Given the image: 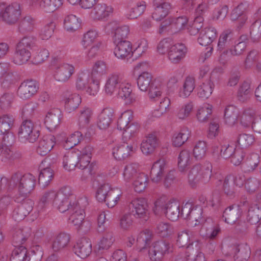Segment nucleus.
<instances>
[{
  "mask_svg": "<svg viewBox=\"0 0 261 261\" xmlns=\"http://www.w3.org/2000/svg\"><path fill=\"white\" fill-rule=\"evenodd\" d=\"M15 99L14 93L11 92L4 93L0 97V108L4 110L9 109Z\"/></svg>",
  "mask_w": 261,
  "mask_h": 261,
  "instance_id": "64",
  "label": "nucleus"
},
{
  "mask_svg": "<svg viewBox=\"0 0 261 261\" xmlns=\"http://www.w3.org/2000/svg\"><path fill=\"white\" fill-rule=\"evenodd\" d=\"M195 87V79L192 77H187L179 92V96L182 98L188 97L193 92Z\"/></svg>",
  "mask_w": 261,
  "mask_h": 261,
  "instance_id": "46",
  "label": "nucleus"
},
{
  "mask_svg": "<svg viewBox=\"0 0 261 261\" xmlns=\"http://www.w3.org/2000/svg\"><path fill=\"white\" fill-rule=\"evenodd\" d=\"M70 215L69 220L74 226L78 227L82 225L84 219V210L79 206V203L73 202V206L69 211Z\"/></svg>",
  "mask_w": 261,
  "mask_h": 261,
  "instance_id": "23",
  "label": "nucleus"
},
{
  "mask_svg": "<svg viewBox=\"0 0 261 261\" xmlns=\"http://www.w3.org/2000/svg\"><path fill=\"white\" fill-rule=\"evenodd\" d=\"M92 115V111L89 108L84 107L80 110L78 124L80 129H84L88 127Z\"/></svg>",
  "mask_w": 261,
  "mask_h": 261,
  "instance_id": "40",
  "label": "nucleus"
},
{
  "mask_svg": "<svg viewBox=\"0 0 261 261\" xmlns=\"http://www.w3.org/2000/svg\"><path fill=\"white\" fill-rule=\"evenodd\" d=\"M4 7L0 11V18L2 20L10 25L16 23L21 14L20 5L14 3L6 7L4 4Z\"/></svg>",
  "mask_w": 261,
  "mask_h": 261,
  "instance_id": "7",
  "label": "nucleus"
},
{
  "mask_svg": "<svg viewBox=\"0 0 261 261\" xmlns=\"http://www.w3.org/2000/svg\"><path fill=\"white\" fill-rule=\"evenodd\" d=\"M261 38V20H256L250 28V38L253 42H258Z\"/></svg>",
  "mask_w": 261,
  "mask_h": 261,
  "instance_id": "59",
  "label": "nucleus"
},
{
  "mask_svg": "<svg viewBox=\"0 0 261 261\" xmlns=\"http://www.w3.org/2000/svg\"><path fill=\"white\" fill-rule=\"evenodd\" d=\"M188 248V251H186V257L187 260L194 259V261H206L204 254L200 251V242H193Z\"/></svg>",
  "mask_w": 261,
  "mask_h": 261,
  "instance_id": "21",
  "label": "nucleus"
},
{
  "mask_svg": "<svg viewBox=\"0 0 261 261\" xmlns=\"http://www.w3.org/2000/svg\"><path fill=\"white\" fill-rule=\"evenodd\" d=\"M114 95H117L119 98L123 99L125 103L127 105L132 103L134 101L130 85L123 81Z\"/></svg>",
  "mask_w": 261,
  "mask_h": 261,
  "instance_id": "31",
  "label": "nucleus"
},
{
  "mask_svg": "<svg viewBox=\"0 0 261 261\" xmlns=\"http://www.w3.org/2000/svg\"><path fill=\"white\" fill-rule=\"evenodd\" d=\"M189 137V132L187 128L183 129L178 133H175L172 138L173 145L180 147L184 144Z\"/></svg>",
  "mask_w": 261,
  "mask_h": 261,
  "instance_id": "60",
  "label": "nucleus"
},
{
  "mask_svg": "<svg viewBox=\"0 0 261 261\" xmlns=\"http://www.w3.org/2000/svg\"><path fill=\"white\" fill-rule=\"evenodd\" d=\"M153 5L155 9L152 14V17L156 21H160L165 18L172 8L170 3L164 0H153Z\"/></svg>",
  "mask_w": 261,
  "mask_h": 261,
  "instance_id": "14",
  "label": "nucleus"
},
{
  "mask_svg": "<svg viewBox=\"0 0 261 261\" xmlns=\"http://www.w3.org/2000/svg\"><path fill=\"white\" fill-rule=\"evenodd\" d=\"M223 253L226 256L233 254L235 261H246L250 256L251 250L248 245L241 244L231 246L228 251L224 250Z\"/></svg>",
  "mask_w": 261,
  "mask_h": 261,
  "instance_id": "9",
  "label": "nucleus"
},
{
  "mask_svg": "<svg viewBox=\"0 0 261 261\" xmlns=\"http://www.w3.org/2000/svg\"><path fill=\"white\" fill-rule=\"evenodd\" d=\"M107 72V66L106 63L102 61L96 62L93 67L91 72L92 79L100 77L102 75L105 74Z\"/></svg>",
  "mask_w": 261,
  "mask_h": 261,
  "instance_id": "57",
  "label": "nucleus"
},
{
  "mask_svg": "<svg viewBox=\"0 0 261 261\" xmlns=\"http://www.w3.org/2000/svg\"><path fill=\"white\" fill-rule=\"evenodd\" d=\"M61 116V112L58 109H54L48 112L44 120L47 128L50 130L56 128L60 123Z\"/></svg>",
  "mask_w": 261,
  "mask_h": 261,
  "instance_id": "29",
  "label": "nucleus"
},
{
  "mask_svg": "<svg viewBox=\"0 0 261 261\" xmlns=\"http://www.w3.org/2000/svg\"><path fill=\"white\" fill-rule=\"evenodd\" d=\"M189 220L195 222L194 226L199 224H201L202 226L204 223L207 222L204 216L203 215V209L202 207L197 205L193 206L192 212H191V215Z\"/></svg>",
  "mask_w": 261,
  "mask_h": 261,
  "instance_id": "44",
  "label": "nucleus"
},
{
  "mask_svg": "<svg viewBox=\"0 0 261 261\" xmlns=\"http://www.w3.org/2000/svg\"><path fill=\"white\" fill-rule=\"evenodd\" d=\"M56 195L57 192L53 190L44 192L41 196L38 204L39 211H43L46 205L49 203L53 204V201L55 200Z\"/></svg>",
  "mask_w": 261,
  "mask_h": 261,
  "instance_id": "51",
  "label": "nucleus"
},
{
  "mask_svg": "<svg viewBox=\"0 0 261 261\" xmlns=\"http://www.w3.org/2000/svg\"><path fill=\"white\" fill-rule=\"evenodd\" d=\"M159 141L157 137L153 134H149L142 141L141 149L146 155L152 153L159 145Z\"/></svg>",
  "mask_w": 261,
  "mask_h": 261,
  "instance_id": "26",
  "label": "nucleus"
},
{
  "mask_svg": "<svg viewBox=\"0 0 261 261\" xmlns=\"http://www.w3.org/2000/svg\"><path fill=\"white\" fill-rule=\"evenodd\" d=\"M54 177L53 170L49 167L41 170L38 177V183L43 188L47 187Z\"/></svg>",
  "mask_w": 261,
  "mask_h": 261,
  "instance_id": "47",
  "label": "nucleus"
},
{
  "mask_svg": "<svg viewBox=\"0 0 261 261\" xmlns=\"http://www.w3.org/2000/svg\"><path fill=\"white\" fill-rule=\"evenodd\" d=\"M73 202L78 203L75 201L74 196L72 194L70 188L64 187L57 192L56 198L53 201V205L60 212L64 213L67 211L69 212L71 210Z\"/></svg>",
  "mask_w": 261,
  "mask_h": 261,
  "instance_id": "3",
  "label": "nucleus"
},
{
  "mask_svg": "<svg viewBox=\"0 0 261 261\" xmlns=\"http://www.w3.org/2000/svg\"><path fill=\"white\" fill-rule=\"evenodd\" d=\"M195 242L200 241L193 239V232L190 230L185 229L177 233L176 245L179 247H186V251H188V247Z\"/></svg>",
  "mask_w": 261,
  "mask_h": 261,
  "instance_id": "25",
  "label": "nucleus"
},
{
  "mask_svg": "<svg viewBox=\"0 0 261 261\" xmlns=\"http://www.w3.org/2000/svg\"><path fill=\"white\" fill-rule=\"evenodd\" d=\"M214 85L211 79L203 82L197 89V95L202 98H208L212 94Z\"/></svg>",
  "mask_w": 261,
  "mask_h": 261,
  "instance_id": "52",
  "label": "nucleus"
},
{
  "mask_svg": "<svg viewBox=\"0 0 261 261\" xmlns=\"http://www.w3.org/2000/svg\"><path fill=\"white\" fill-rule=\"evenodd\" d=\"M36 47L35 39L31 36L22 38L17 44L13 61L17 65L27 63L31 58L30 50Z\"/></svg>",
  "mask_w": 261,
  "mask_h": 261,
  "instance_id": "2",
  "label": "nucleus"
},
{
  "mask_svg": "<svg viewBox=\"0 0 261 261\" xmlns=\"http://www.w3.org/2000/svg\"><path fill=\"white\" fill-rule=\"evenodd\" d=\"M147 181V176L144 173H139L133 182L134 190L138 193L143 192L146 187Z\"/></svg>",
  "mask_w": 261,
  "mask_h": 261,
  "instance_id": "63",
  "label": "nucleus"
},
{
  "mask_svg": "<svg viewBox=\"0 0 261 261\" xmlns=\"http://www.w3.org/2000/svg\"><path fill=\"white\" fill-rule=\"evenodd\" d=\"M64 27L67 31L73 32L80 28V23L75 15L71 14L65 18Z\"/></svg>",
  "mask_w": 261,
  "mask_h": 261,
  "instance_id": "55",
  "label": "nucleus"
},
{
  "mask_svg": "<svg viewBox=\"0 0 261 261\" xmlns=\"http://www.w3.org/2000/svg\"><path fill=\"white\" fill-rule=\"evenodd\" d=\"M217 35V32L215 28H206L200 32L198 42L202 46H207L216 38Z\"/></svg>",
  "mask_w": 261,
  "mask_h": 261,
  "instance_id": "27",
  "label": "nucleus"
},
{
  "mask_svg": "<svg viewBox=\"0 0 261 261\" xmlns=\"http://www.w3.org/2000/svg\"><path fill=\"white\" fill-rule=\"evenodd\" d=\"M39 89L38 83L33 80H28L22 82L19 86L18 95L22 99H27L34 95Z\"/></svg>",
  "mask_w": 261,
  "mask_h": 261,
  "instance_id": "11",
  "label": "nucleus"
},
{
  "mask_svg": "<svg viewBox=\"0 0 261 261\" xmlns=\"http://www.w3.org/2000/svg\"><path fill=\"white\" fill-rule=\"evenodd\" d=\"M113 118V110L110 108L104 109L98 116L97 126L101 129H107L112 123Z\"/></svg>",
  "mask_w": 261,
  "mask_h": 261,
  "instance_id": "28",
  "label": "nucleus"
},
{
  "mask_svg": "<svg viewBox=\"0 0 261 261\" xmlns=\"http://www.w3.org/2000/svg\"><path fill=\"white\" fill-rule=\"evenodd\" d=\"M10 185L11 188L16 189L19 194L25 198L34 189L36 178L31 174L22 175L19 172H16L11 176V185Z\"/></svg>",
  "mask_w": 261,
  "mask_h": 261,
  "instance_id": "1",
  "label": "nucleus"
},
{
  "mask_svg": "<svg viewBox=\"0 0 261 261\" xmlns=\"http://www.w3.org/2000/svg\"><path fill=\"white\" fill-rule=\"evenodd\" d=\"M70 237L66 233H59L54 240L51 248L54 251L59 252L66 249L69 245Z\"/></svg>",
  "mask_w": 261,
  "mask_h": 261,
  "instance_id": "33",
  "label": "nucleus"
},
{
  "mask_svg": "<svg viewBox=\"0 0 261 261\" xmlns=\"http://www.w3.org/2000/svg\"><path fill=\"white\" fill-rule=\"evenodd\" d=\"M166 169V164L164 159H160L152 165L150 176L153 182L158 183L160 182L163 176Z\"/></svg>",
  "mask_w": 261,
  "mask_h": 261,
  "instance_id": "20",
  "label": "nucleus"
},
{
  "mask_svg": "<svg viewBox=\"0 0 261 261\" xmlns=\"http://www.w3.org/2000/svg\"><path fill=\"white\" fill-rule=\"evenodd\" d=\"M34 203L31 199H26L13 212L12 217L16 221L23 220L32 211Z\"/></svg>",
  "mask_w": 261,
  "mask_h": 261,
  "instance_id": "15",
  "label": "nucleus"
},
{
  "mask_svg": "<svg viewBox=\"0 0 261 261\" xmlns=\"http://www.w3.org/2000/svg\"><path fill=\"white\" fill-rule=\"evenodd\" d=\"M151 74L148 72H143L137 78V85L139 89L142 91H148L150 86L154 83Z\"/></svg>",
  "mask_w": 261,
  "mask_h": 261,
  "instance_id": "37",
  "label": "nucleus"
},
{
  "mask_svg": "<svg viewBox=\"0 0 261 261\" xmlns=\"http://www.w3.org/2000/svg\"><path fill=\"white\" fill-rule=\"evenodd\" d=\"M234 36L233 31L231 29L224 30L220 35L218 43V50L222 51V54L226 55L228 51L227 48L234 41Z\"/></svg>",
  "mask_w": 261,
  "mask_h": 261,
  "instance_id": "16",
  "label": "nucleus"
},
{
  "mask_svg": "<svg viewBox=\"0 0 261 261\" xmlns=\"http://www.w3.org/2000/svg\"><path fill=\"white\" fill-rule=\"evenodd\" d=\"M241 215L240 208L237 205H232L227 207L224 211L223 218L228 224H233Z\"/></svg>",
  "mask_w": 261,
  "mask_h": 261,
  "instance_id": "35",
  "label": "nucleus"
},
{
  "mask_svg": "<svg viewBox=\"0 0 261 261\" xmlns=\"http://www.w3.org/2000/svg\"><path fill=\"white\" fill-rule=\"evenodd\" d=\"M134 145L123 142L113 148L112 154L114 158L118 161H123L130 156L135 152Z\"/></svg>",
  "mask_w": 261,
  "mask_h": 261,
  "instance_id": "13",
  "label": "nucleus"
},
{
  "mask_svg": "<svg viewBox=\"0 0 261 261\" xmlns=\"http://www.w3.org/2000/svg\"><path fill=\"white\" fill-rule=\"evenodd\" d=\"M186 47L182 43L173 45L168 52L169 59L173 63H178L185 56Z\"/></svg>",
  "mask_w": 261,
  "mask_h": 261,
  "instance_id": "24",
  "label": "nucleus"
},
{
  "mask_svg": "<svg viewBox=\"0 0 261 261\" xmlns=\"http://www.w3.org/2000/svg\"><path fill=\"white\" fill-rule=\"evenodd\" d=\"M114 241L112 232L106 233L98 243L96 248L98 251H103L108 250L113 244Z\"/></svg>",
  "mask_w": 261,
  "mask_h": 261,
  "instance_id": "56",
  "label": "nucleus"
},
{
  "mask_svg": "<svg viewBox=\"0 0 261 261\" xmlns=\"http://www.w3.org/2000/svg\"><path fill=\"white\" fill-rule=\"evenodd\" d=\"M63 1L41 0L39 4V7L46 12H54L62 6Z\"/></svg>",
  "mask_w": 261,
  "mask_h": 261,
  "instance_id": "41",
  "label": "nucleus"
},
{
  "mask_svg": "<svg viewBox=\"0 0 261 261\" xmlns=\"http://www.w3.org/2000/svg\"><path fill=\"white\" fill-rule=\"evenodd\" d=\"M146 9V3L141 1L138 2L132 7H127L126 16L127 18L133 19L137 18L142 15Z\"/></svg>",
  "mask_w": 261,
  "mask_h": 261,
  "instance_id": "39",
  "label": "nucleus"
},
{
  "mask_svg": "<svg viewBox=\"0 0 261 261\" xmlns=\"http://www.w3.org/2000/svg\"><path fill=\"white\" fill-rule=\"evenodd\" d=\"M208 222L204 223L202 226L200 230L201 236L211 240L215 239L217 236L220 232L221 229L219 225H214L212 227H208Z\"/></svg>",
  "mask_w": 261,
  "mask_h": 261,
  "instance_id": "48",
  "label": "nucleus"
},
{
  "mask_svg": "<svg viewBox=\"0 0 261 261\" xmlns=\"http://www.w3.org/2000/svg\"><path fill=\"white\" fill-rule=\"evenodd\" d=\"M39 133L31 120H24L18 129V138L22 142L33 143L38 138Z\"/></svg>",
  "mask_w": 261,
  "mask_h": 261,
  "instance_id": "6",
  "label": "nucleus"
},
{
  "mask_svg": "<svg viewBox=\"0 0 261 261\" xmlns=\"http://www.w3.org/2000/svg\"><path fill=\"white\" fill-rule=\"evenodd\" d=\"M153 211L156 214L160 211H164L166 217L173 221L177 220L180 216V206L177 201H169L164 205L161 200H158L154 202Z\"/></svg>",
  "mask_w": 261,
  "mask_h": 261,
  "instance_id": "5",
  "label": "nucleus"
},
{
  "mask_svg": "<svg viewBox=\"0 0 261 261\" xmlns=\"http://www.w3.org/2000/svg\"><path fill=\"white\" fill-rule=\"evenodd\" d=\"M122 81V78L119 73H112L109 74L104 87L105 94L110 96L114 95Z\"/></svg>",
  "mask_w": 261,
  "mask_h": 261,
  "instance_id": "12",
  "label": "nucleus"
},
{
  "mask_svg": "<svg viewBox=\"0 0 261 261\" xmlns=\"http://www.w3.org/2000/svg\"><path fill=\"white\" fill-rule=\"evenodd\" d=\"M64 100L65 110L68 113H71L79 107L82 99L79 94L74 93L70 95Z\"/></svg>",
  "mask_w": 261,
  "mask_h": 261,
  "instance_id": "38",
  "label": "nucleus"
},
{
  "mask_svg": "<svg viewBox=\"0 0 261 261\" xmlns=\"http://www.w3.org/2000/svg\"><path fill=\"white\" fill-rule=\"evenodd\" d=\"M129 33V29L127 25H124L117 28L114 32V42L124 41Z\"/></svg>",
  "mask_w": 261,
  "mask_h": 261,
  "instance_id": "61",
  "label": "nucleus"
},
{
  "mask_svg": "<svg viewBox=\"0 0 261 261\" xmlns=\"http://www.w3.org/2000/svg\"><path fill=\"white\" fill-rule=\"evenodd\" d=\"M12 115L5 114L0 117V134H5L10 130L14 124Z\"/></svg>",
  "mask_w": 261,
  "mask_h": 261,
  "instance_id": "54",
  "label": "nucleus"
},
{
  "mask_svg": "<svg viewBox=\"0 0 261 261\" xmlns=\"http://www.w3.org/2000/svg\"><path fill=\"white\" fill-rule=\"evenodd\" d=\"M55 79L59 82H66L74 71V67L70 64H64L55 68Z\"/></svg>",
  "mask_w": 261,
  "mask_h": 261,
  "instance_id": "19",
  "label": "nucleus"
},
{
  "mask_svg": "<svg viewBox=\"0 0 261 261\" xmlns=\"http://www.w3.org/2000/svg\"><path fill=\"white\" fill-rule=\"evenodd\" d=\"M201 169V164H196L188 172V181L191 187H194L200 181L206 183L210 181V168L205 167L203 169V172L200 175L199 174V172H200Z\"/></svg>",
  "mask_w": 261,
  "mask_h": 261,
  "instance_id": "8",
  "label": "nucleus"
},
{
  "mask_svg": "<svg viewBox=\"0 0 261 261\" xmlns=\"http://www.w3.org/2000/svg\"><path fill=\"white\" fill-rule=\"evenodd\" d=\"M261 219V208L257 204H251L248 210L247 220L251 225L258 223Z\"/></svg>",
  "mask_w": 261,
  "mask_h": 261,
  "instance_id": "42",
  "label": "nucleus"
},
{
  "mask_svg": "<svg viewBox=\"0 0 261 261\" xmlns=\"http://www.w3.org/2000/svg\"><path fill=\"white\" fill-rule=\"evenodd\" d=\"M31 233V229L25 227L22 229H16L13 231L12 243L15 247L23 246L22 245L28 239Z\"/></svg>",
  "mask_w": 261,
  "mask_h": 261,
  "instance_id": "22",
  "label": "nucleus"
},
{
  "mask_svg": "<svg viewBox=\"0 0 261 261\" xmlns=\"http://www.w3.org/2000/svg\"><path fill=\"white\" fill-rule=\"evenodd\" d=\"M121 195V192L119 189H112L107 195L106 201H103V202L106 203L109 207H113L119 200Z\"/></svg>",
  "mask_w": 261,
  "mask_h": 261,
  "instance_id": "58",
  "label": "nucleus"
},
{
  "mask_svg": "<svg viewBox=\"0 0 261 261\" xmlns=\"http://www.w3.org/2000/svg\"><path fill=\"white\" fill-rule=\"evenodd\" d=\"M192 158L188 150H182L178 157V169L180 172H185L192 164Z\"/></svg>",
  "mask_w": 261,
  "mask_h": 261,
  "instance_id": "36",
  "label": "nucleus"
},
{
  "mask_svg": "<svg viewBox=\"0 0 261 261\" xmlns=\"http://www.w3.org/2000/svg\"><path fill=\"white\" fill-rule=\"evenodd\" d=\"M112 7L105 4H98L91 12V16L94 19L101 20L108 17L113 12Z\"/></svg>",
  "mask_w": 261,
  "mask_h": 261,
  "instance_id": "30",
  "label": "nucleus"
},
{
  "mask_svg": "<svg viewBox=\"0 0 261 261\" xmlns=\"http://www.w3.org/2000/svg\"><path fill=\"white\" fill-rule=\"evenodd\" d=\"M27 249L24 246L16 247L12 251L10 261H27L28 260Z\"/></svg>",
  "mask_w": 261,
  "mask_h": 261,
  "instance_id": "62",
  "label": "nucleus"
},
{
  "mask_svg": "<svg viewBox=\"0 0 261 261\" xmlns=\"http://www.w3.org/2000/svg\"><path fill=\"white\" fill-rule=\"evenodd\" d=\"M129 213L136 219L142 222L146 221L149 218L148 205L147 200L144 198L134 199L129 203Z\"/></svg>",
  "mask_w": 261,
  "mask_h": 261,
  "instance_id": "4",
  "label": "nucleus"
},
{
  "mask_svg": "<svg viewBox=\"0 0 261 261\" xmlns=\"http://www.w3.org/2000/svg\"><path fill=\"white\" fill-rule=\"evenodd\" d=\"M79 153L73 150L69 151L66 153L63 159V166L65 170L71 171L77 167Z\"/></svg>",
  "mask_w": 261,
  "mask_h": 261,
  "instance_id": "34",
  "label": "nucleus"
},
{
  "mask_svg": "<svg viewBox=\"0 0 261 261\" xmlns=\"http://www.w3.org/2000/svg\"><path fill=\"white\" fill-rule=\"evenodd\" d=\"M152 238L151 232L149 230H145L141 232L137 239V244L140 251L145 249L150 244Z\"/></svg>",
  "mask_w": 261,
  "mask_h": 261,
  "instance_id": "43",
  "label": "nucleus"
},
{
  "mask_svg": "<svg viewBox=\"0 0 261 261\" xmlns=\"http://www.w3.org/2000/svg\"><path fill=\"white\" fill-rule=\"evenodd\" d=\"M239 116L238 109L234 106H227L224 112V119L225 123L230 126L234 125L237 121Z\"/></svg>",
  "mask_w": 261,
  "mask_h": 261,
  "instance_id": "45",
  "label": "nucleus"
},
{
  "mask_svg": "<svg viewBox=\"0 0 261 261\" xmlns=\"http://www.w3.org/2000/svg\"><path fill=\"white\" fill-rule=\"evenodd\" d=\"M170 244L165 241H159L154 243L148 250V254L151 260H161L163 256L168 253Z\"/></svg>",
  "mask_w": 261,
  "mask_h": 261,
  "instance_id": "10",
  "label": "nucleus"
},
{
  "mask_svg": "<svg viewBox=\"0 0 261 261\" xmlns=\"http://www.w3.org/2000/svg\"><path fill=\"white\" fill-rule=\"evenodd\" d=\"M55 144V137L50 134L45 135L39 140L36 151L40 155L45 156L50 151Z\"/></svg>",
  "mask_w": 261,
  "mask_h": 261,
  "instance_id": "18",
  "label": "nucleus"
},
{
  "mask_svg": "<svg viewBox=\"0 0 261 261\" xmlns=\"http://www.w3.org/2000/svg\"><path fill=\"white\" fill-rule=\"evenodd\" d=\"M116 45L114 53L116 57L119 59H124L129 56L132 53V47L129 41L124 40L114 42Z\"/></svg>",
  "mask_w": 261,
  "mask_h": 261,
  "instance_id": "32",
  "label": "nucleus"
},
{
  "mask_svg": "<svg viewBox=\"0 0 261 261\" xmlns=\"http://www.w3.org/2000/svg\"><path fill=\"white\" fill-rule=\"evenodd\" d=\"M73 251L81 258H86L92 252V244L90 241L86 238L81 239L74 246Z\"/></svg>",
  "mask_w": 261,
  "mask_h": 261,
  "instance_id": "17",
  "label": "nucleus"
},
{
  "mask_svg": "<svg viewBox=\"0 0 261 261\" xmlns=\"http://www.w3.org/2000/svg\"><path fill=\"white\" fill-rule=\"evenodd\" d=\"M233 183V176L229 175L225 177L223 184V191L224 194L231 199L235 196V189Z\"/></svg>",
  "mask_w": 261,
  "mask_h": 261,
  "instance_id": "53",
  "label": "nucleus"
},
{
  "mask_svg": "<svg viewBox=\"0 0 261 261\" xmlns=\"http://www.w3.org/2000/svg\"><path fill=\"white\" fill-rule=\"evenodd\" d=\"M35 20L30 16L23 17L19 22L18 31L22 34L31 32L34 28Z\"/></svg>",
  "mask_w": 261,
  "mask_h": 261,
  "instance_id": "49",
  "label": "nucleus"
},
{
  "mask_svg": "<svg viewBox=\"0 0 261 261\" xmlns=\"http://www.w3.org/2000/svg\"><path fill=\"white\" fill-rule=\"evenodd\" d=\"M133 112L131 110H127L122 113L117 121V128L120 130L124 129L133 121Z\"/></svg>",
  "mask_w": 261,
  "mask_h": 261,
  "instance_id": "50",
  "label": "nucleus"
}]
</instances>
